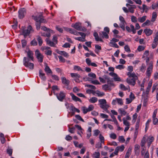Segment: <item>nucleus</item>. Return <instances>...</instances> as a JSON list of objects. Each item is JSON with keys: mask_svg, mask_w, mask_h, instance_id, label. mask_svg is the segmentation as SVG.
Segmentation results:
<instances>
[{"mask_svg": "<svg viewBox=\"0 0 158 158\" xmlns=\"http://www.w3.org/2000/svg\"><path fill=\"white\" fill-rule=\"evenodd\" d=\"M129 77H132V78L131 79L127 78L126 80L127 82L130 85H135L136 83V80L138 79V77L135 75V73H131Z\"/></svg>", "mask_w": 158, "mask_h": 158, "instance_id": "1", "label": "nucleus"}, {"mask_svg": "<svg viewBox=\"0 0 158 158\" xmlns=\"http://www.w3.org/2000/svg\"><path fill=\"white\" fill-rule=\"evenodd\" d=\"M22 33L20 34V35H23L25 38L31 32V31L32 30V28L31 26L30 25H29L27 29H24V27H22Z\"/></svg>", "mask_w": 158, "mask_h": 158, "instance_id": "2", "label": "nucleus"}, {"mask_svg": "<svg viewBox=\"0 0 158 158\" xmlns=\"http://www.w3.org/2000/svg\"><path fill=\"white\" fill-rule=\"evenodd\" d=\"M28 60L27 57H24L23 59V64L26 67H28L31 69H34V64L32 63L29 62Z\"/></svg>", "mask_w": 158, "mask_h": 158, "instance_id": "3", "label": "nucleus"}, {"mask_svg": "<svg viewBox=\"0 0 158 158\" xmlns=\"http://www.w3.org/2000/svg\"><path fill=\"white\" fill-rule=\"evenodd\" d=\"M18 17L19 19H23L26 14V10L24 8H21L18 11Z\"/></svg>", "mask_w": 158, "mask_h": 158, "instance_id": "4", "label": "nucleus"}, {"mask_svg": "<svg viewBox=\"0 0 158 158\" xmlns=\"http://www.w3.org/2000/svg\"><path fill=\"white\" fill-rule=\"evenodd\" d=\"M35 55L38 61L42 63L43 61L44 56L40 53V51L37 49L35 51Z\"/></svg>", "mask_w": 158, "mask_h": 158, "instance_id": "5", "label": "nucleus"}, {"mask_svg": "<svg viewBox=\"0 0 158 158\" xmlns=\"http://www.w3.org/2000/svg\"><path fill=\"white\" fill-rule=\"evenodd\" d=\"M56 97L61 102H62L63 100L65 98V95L62 91H61L59 94H56Z\"/></svg>", "mask_w": 158, "mask_h": 158, "instance_id": "6", "label": "nucleus"}, {"mask_svg": "<svg viewBox=\"0 0 158 158\" xmlns=\"http://www.w3.org/2000/svg\"><path fill=\"white\" fill-rule=\"evenodd\" d=\"M153 68L152 63L150 62L149 64V67L147 69V71L146 72L147 76L148 77H149L151 75V71H152Z\"/></svg>", "mask_w": 158, "mask_h": 158, "instance_id": "7", "label": "nucleus"}, {"mask_svg": "<svg viewBox=\"0 0 158 158\" xmlns=\"http://www.w3.org/2000/svg\"><path fill=\"white\" fill-rule=\"evenodd\" d=\"M26 52L27 53V56L28 57V58H27L29 59V61L31 60L33 61L34 60V57L33 56V52L30 50H29L27 52L26 51Z\"/></svg>", "mask_w": 158, "mask_h": 158, "instance_id": "8", "label": "nucleus"}, {"mask_svg": "<svg viewBox=\"0 0 158 158\" xmlns=\"http://www.w3.org/2000/svg\"><path fill=\"white\" fill-rule=\"evenodd\" d=\"M81 23L77 22L74 24H72V27L74 28L77 31L81 30V29L82 28L81 26Z\"/></svg>", "mask_w": 158, "mask_h": 158, "instance_id": "9", "label": "nucleus"}, {"mask_svg": "<svg viewBox=\"0 0 158 158\" xmlns=\"http://www.w3.org/2000/svg\"><path fill=\"white\" fill-rule=\"evenodd\" d=\"M45 67L44 69V71L48 75L49 74H52V72L49 67L48 66L47 63L45 64Z\"/></svg>", "mask_w": 158, "mask_h": 158, "instance_id": "10", "label": "nucleus"}, {"mask_svg": "<svg viewBox=\"0 0 158 158\" xmlns=\"http://www.w3.org/2000/svg\"><path fill=\"white\" fill-rule=\"evenodd\" d=\"M39 76L43 81H45L46 80V77L45 76V74L43 73V71L41 69L39 71Z\"/></svg>", "mask_w": 158, "mask_h": 158, "instance_id": "11", "label": "nucleus"}, {"mask_svg": "<svg viewBox=\"0 0 158 158\" xmlns=\"http://www.w3.org/2000/svg\"><path fill=\"white\" fill-rule=\"evenodd\" d=\"M70 94L71 96L72 97V98L73 100L75 102L79 101L80 102H82V101L81 100V99L80 98L75 96L73 93H71Z\"/></svg>", "mask_w": 158, "mask_h": 158, "instance_id": "12", "label": "nucleus"}, {"mask_svg": "<svg viewBox=\"0 0 158 158\" xmlns=\"http://www.w3.org/2000/svg\"><path fill=\"white\" fill-rule=\"evenodd\" d=\"M61 79L62 82L64 85L66 86H68L69 85L70 81L68 79H67L64 77H62Z\"/></svg>", "mask_w": 158, "mask_h": 158, "instance_id": "13", "label": "nucleus"}, {"mask_svg": "<svg viewBox=\"0 0 158 158\" xmlns=\"http://www.w3.org/2000/svg\"><path fill=\"white\" fill-rule=\"evenodd\" d=\"M42 16V15H40L38 16H35L33 15L32 16V19L36 21V22L40 23L42 19L41 18Z\"/></svg>", "mask_w": 158, "mask_h": 158, "instance_id": "14", "label": "nucleus"}, {"mask_svg": "<svg viewBox=\"0 0 158 158\" xmlns=\"http://www.w3.org/2000/svg\"><path fill=\"white\" fill-rule=\"evenodd\" d=\"M144 32L146 35L147 36H149L151 35L153 33L152 30L149 28H146L144 30Z\"/></svg>", "mask_w": 158, "mask_h": 158, "instance_id": "15", "label": "nucleus"}, {"mask_svg": "<svg viewBox=\"0 0 158 158\" xmlns=\"http://www.w3.org/2000/svg\"><path fill=\"white\" fill-rule=\"evenodd\" d=\"M152 80L151 79L149 81L148 84V87L146 90V94L147 95L148 94H149L150 89L152 85Z\"/></svg>", "mask_w": 158, "mask_h": 158, "instance_id": "16", "label": "nucleus"}, {"mask_svg": "<svg viewBox=\"0 0 158 158\" xmlns=\"http://www.w3.org/2000/svg\"><path fill=\"white\" fill-rule=\"evenodd\" d=\"M139 148L140 146L138 144H136L135 145V154L137 155H138L139 152Z\"/></svg>", "mask_w": 158, "mask_h": 158, "instance_id": "17", "label": "nucleus"}, {"mask_svg": "<svg viewBox=\"0 0 158 158\" xmlns=\"http://www.w3.org/2000/svg\"><path fill=\"white\" fill-rule=\"evenodd\" d=\"M94 36L95 37V40L97 41H100L102 42L103 41L102 40L99 38L98 33L97 32H95L94 33Z\"/></svg>", "mask_w": 158, "mask_h": 158, "instance_id": "18", "label": "nucleus"}, {"mask_svg": "<svg viewBox=\"0 0 158 158\" xmlns=\"http://www.w3.org/2000/svg\"><path fill=\"white\" fill-rule=\"evenodd\" d=\"M47 44L51 47H54L55 44L53 42L49 40L48 38H46L45 40Z\"/></svg>", "mask_w": 158, "mask_h": 158, "instance_id": "19", "label": "nucleus"}, {"mask_svg": "<svg viewBox=\"0 0 158 158\" xmlns=\"http://www.w3.org/2000/svg\"><path fill=\"white\" fill-rule=\"evenodd\" d=\"M156 16V12H153L152 14V18L151 20V21L152 22H153L155 21Z\"/></svg>", "mask_w": 158, "mask_h": 158, "instance_id": "20", "label": "nucleus"}, {"mask_svg": "<svg viewBox=\"0 0 158 158\" xmlns=\"http://www.w3.org/2000/svg\"><path fill=\"white\" fill-rule=\"evenodd\" d=\"M122 109L120 108L118 109V111L119 113L121 114V116H122L123 115L124 116L127 114V112L124 110H122Z\"/></svg>", "mask_w": 158, "mask_h": 158, "instance_id": "21", "label": "nucleus"}, {"mask_svg": "<svg viewBox=\"0 0 158 158\" xmlns=\"http://www.w3.org/2000/svg\"><path fill=\"white\" fill-rule=\"evenodd\" d=\"M146 16H144L141 18H138V21L139 22L142 23L146 20Z\"/></svg>", "mask_w": 158, "mask_h": 158, "instance_id": "22", "label": "nucleus"}, {"mask_svg": "<svg viewBox=\"0 0 158 158\" xmlns=\"http://www.w3.org/2000/svg\"><path fill=\"white\" fill-rule=\"evenodd\" d=\"M98 101V98L95 97H92L90 98L89 100V101L91 103H94Z\"/></svg>", "mask_w": 158, "mask_h": 158, "instance_id": "23", "label": "nucleus"}, {"mask_svg": "<svg viewBox=\"0 0 158 158\" xmlns=\"http://www.w3.org/2000/svg\"><path fill=\"white\" fill-rule=\"evenodd\" d=\"M37 37V40L39 43V45L40 46L42 45L43 43V41L41 38L40 36H38Z\"/></svg>", "mask_w": 158, "mask_h": 158, "instance_id": "24", "label": "nucleus"}, {"mask_svg": "<svg viewBox=\"0 0 158 158\" xmlns=\"http://www.w3.org/2000/svg\"><path fill=\"white\" fill-rule=\"evenodd\" d=\"M98 102L100 103V105H102L105 104V106H106V101L105 99H99L98 100Z\"/></svg>", "mask_w": 158, "mask_h": 158, "instance_id": "25", "label": "nucleus"}, {"mask_svg": "<svg viewBox=\"0 0 158 158\" xmlns=\"http://www.w3.org/2000/svg\"><path fill=\"white\" fill-rule=\"evenodd\" d=\"M70 75L72 77H75L77 78L81 77L80 75L77 73H72Z\"/></svg>", "mask_w": 158, "mask_h": 158, "instance_id": "26", "label": "nucleus"}, {"mask_svg": "<svg viewBox=\"0 0 158 158\" xmlns=\"http://www.w3.org/2000/svg\"><path fill=\"white\" fill-rule=\"evenodd\" d=\"M153 43H155L158 44V32H157L156 33V36L155 37L154 39V40Z\"/></svg>", "mask_w": 158, "mask_h": 158, "instance_id": "27", "label": "nucleus"}, {"mask_svg": "<svg viewBox=\"0 0 158 158\" xmlns=\"http://www.w3.org/2000/svg\"><path fill=\"white\" fill-rule=\"evenodd\" d=\"M148 95H146V97H145L143 100V106L144 107L146 106V103L148 102Z\"/></svg>", "mask_w": 158, "mask_h": 158, "instance_id": "28", "label": "nucleus"}, {"mask_svg": "<svg viewBox=\"0 0 158 158\" xmlns=\"http://www.w3.org/2000/svg\"><path fill=\"white\" fill-rule=\"evenodd\" d=\"M118 140L119 142L123 143L125 141V139L124 138L123 136H119L118 137Z\"/></svg>", "mask_w": 158, "mask_h": 158, "instance_id": "29", "label": "nucleus"}, {"mask_svg": "<svg viewBox=\"0 0 158 158\" xmlns=\"http://www.w3.org/2000/svg\"><path fill=\"white\" fill-rule=\"evenodd\" d=\"M103 37H105L106 39H108L109 38V35L108 34V33H107L105 31H102V32Z\"/></svg>", "mask_w": 158, "mask_h": 158, "instance_id": "30", "label": "nucleus"}, {"mask_svg": "<svg viewBox=\"0 0 158 158\" xmlns=\"http://www.w3.org/2000/svg\"><path fill=\"white\" fill-rule=\"evenodd\" d=\"M145 48V46L142 45H139L138 46L137 50L138 51L140 52L143 50Z\"/></svg>", "mask_w": 158, "mask_h": 158, "instance_id": "31", "label": "nucleus"}, {"mask_svg": "<svg viewBox=\"0 0 158 158\" xmlns=\"http://www.w3.org/2000/svg\"><path fill=\"white\" fill-rule=\"evenodd\" d=\"M145 137H143L142 140H141V146L143 147V146L145 143H146V141H145Z\"/></svg>", "mask_w": 158, "mask_h": 158, "instance_id": "32", "label": "nucleus"}, {"mask_svg": "<svg viewBox=\"0 0 158 158\" xmlns=\"http://www.w3.org/2000/svg\"><path fill=\"white\" fill-rule=\"evenodd\" d=\"M154 140V138L153 136H152L149 140V141L148 142V146L149 147L151 145V144Z\"/></svg>", "mask_w": 158, "mask_h": 158, "instance_id": "33", "label": "nucleus"}, {"mask_svg": "<svg viewBox=\"0 0 158 158\" xmlns=\"http://www.w3.org/2000/svg\"><path fill=\"white\" fill-rule=\"evenodd\" d=\"M75 117L78 120H79L82 122H84V120L79 115H75Z\"/></svg>", "mask_w": 158, "mask_h": 158, "instance_id": "34", "label": "nucleus"}, {"mask_svg": "<svg viewBox=\"0 0 158 158\" xmlns=\"http://www.w3.org/2000/svg\"><path fill=\"white\" fill-rule=\"evenodd\" d=\"M111 117L113 119V121L116 124V125H118V122L116 120L115 117L113 115H111Z\"/></svg>", "mask_w": 158, "mask_h": 158, "instance_id": "35", "label": "nucleus"}, {"mask_svg": "<svg viewBox=\"0 0 158 158\" xmlns=\"http://www.w3.org/2000/svg\"><path fill=\"white\" fill-rule=\"evenodd\" d=\"M35 24L37 30H40V27L41 23L40 22H36Z\"/></svg>", "mask_w": 158, "mask_h": 158, "instance_id": "36", "label": "nucleus"}, {"mask_svg": "<svg viewBox=\"0 0 158 158\" xmlns=\"http://www.w3.org/2000/svg\"><path fill=\"white\" fill-rule=\"evenodd\" d=\"M22 44V47L23 48L25 47L27 44V42L25 40H22L21 41Z\"/></svg>", "mask_w": 158, "mask_h": 158, "instance_id": "37", "label": "nucleus"}, {"mask_svg": "<svg viewBox=\"0 0 158 158\" xmlns=\"http://www.w3.org/2000/svg\"><path fill=\"white\" fill-rule=\"evenodd\" d=\"M31 45L36 46L37 45V42L34 39L30 43Z\"/></svg>", "mask_w": 158, "mask_h": 158, "instance_id": "38", "label": "nucleus"}, {"mask_svg": "<svg viewBox=\"0 0 158 158\" xmlns=\"http://www.w3.org/2000/svg\"><path fill=\"white\" fill-rule=\"evenodd\" d=\"M125 51L127 52H131V50L130 48L128 45H126L124 47Z\"/></svg>", "mask_w": 158, "mask_h": 158, "instance_id": "39", "label": "nucleus"}, {"mask_svg": "<svg viewBox=\"0 0 158 158\" xmlns=\"http://www.w3.org/2000/svg\"><path fill=\"white\" fill-rule=\"evenodd\" d=\"M78 34L81 35L82 37V38L83 40H85L86 37V34L81 32H79Z\"/></svg>", "mask_w": 158, "mask_h": 158, "instance_id": "40", "label": "nucleus"}, {"mask_svg": "<svg viewBox=\"0 0 158 158\" xmlns=\"http://www.w3.org/2000/svg\"><path fill=\"white\" fill-rule=\"evenodd\" d=\"M150 23V21L148 20H147L145 22L142 24V26L144 27L145 26L148 25H148H149Z\"/></svg>", "mask_w": 158, "mask_h": 158, "instance_id": "41", "label": "nucleus"}, {"mask_svg": "<svg viewBox=\"0 0 158 158\" xmlns=\"http://www.w3.org/2000/svg\"><path fill=\"white\" fill-rule=\"evenodd\" d=\"M96 91L97 93H96L98 97H102L105 95V94L104 93L102 92L101 93V92L98 90H97Z\"/></svg>", "mask_w": 158, "mask_h": 158, "instance_id": "42", "label": "nucleus"}, {"mask_svg": "<svg viewBox=\"0 0 158 158\" xmlns=\"http://www.w3.org/2000/svg\"><path fill=\"white\" fill-rule=\"evenodd\" d=\"M116 100L118 104H120L121 105H123V102L122 99L119 98H116Z\"/></svg>", "mask_w": 158, "mask_h": 158, "instance_id": "43", "label": "nucleus"}, {"mask_svg": "<svg viewBox=\"0 0 158 158\" xmlns=\"http://www.w3.org/2000/svg\"><path fill=\"white\" fill-rule=\"evenodd\" d=\"M131 21L133 23L136 22H137V18L133 15L131 17Z\"/></svg>", "mask_w": 158, "mask_h": 158, "instance_id": "44", "label": "nucleus"}, {"mask_svg": "<svg viewBox=\"0 0 158 158\" xmlns=\"http://www.w3.org/2000/svg\"><path fill=\"white\" fill-rule=\"evenodd\" d=\"M71 107L72 109V110H74V111H76L78 113H79L80 112V110L79 109L76 108V107H75L73 106H71Z\"/></svg>", "mask_w": 158, "mask_h": 158, "instance_id": "45", "label": "nucleus"}, {"mask_svg": "<svg viewBox=\"0 0 158 158\" xmlns=\"http://www.w3.org/2000/svg\"><path fill=\"white\" fill-rule=\"evenodd\" d=\"M7 153L10 156H12L13 150L11 149H7L6 150Z\"/></svg>", "mask_w": 158, "mask_h": 158, "instance_id": "46", "label": "nucleus"}, {"mask_svg": "<svg viewBox=\"0 0 158 158\" xmlns=\"http://www.w3.org/2000/svg\"><path fill=\"white\" fill-rule=\"evenodd\" d=\"M88 76L90 77H92L94 78H96V75L94 73H91L88 74Z\"/></svg>", "mask_w": 158, "mask_h": 158, "instance_id": "47", "label": "nucleus"}, {"mask_svg": "<svg viewBox=\"0 0 158 158\" xmlns=\"http://www.w3.org/2000/svg\"><path fill=\"white\" fill-rule=\"evenodd\" d=\"M70 46L71 45L70 44L68 43H66L62 46V47L64 48H70Z\"/></svg>", "mask_w": 158, "mask_h": 158, "instance_id": "48", "label": "nucleus"}, {"mask_svg": "<svg viewBox=\"0 0 158 158\" xmlns=\"http://www.w3.org/2000/svg\"><path fill=\"white\" fill-rule=\"evenodd\" d=\"M124 68L125 66L124 65L121 64H119L116 66V68L117 69H123Z\"/></svg>", "mask_w": 158, "mask_h": 158, "instance_id": "49", "label": "nucleus"}, {"mask_svg": "<svg viewBox=\"0 0 158 158\" xmlns=\"http://www.w3.org/2000/svg\"><path fill=\"white\" fill-rule=\"evenodd\" d=\"M87 109L89 112L92 111L94 109V106L93 105H90Z\"/></svg>", "mask_w": 158, "mask_h": 158, "instance_id": "50", "label": "nucleus"}, {"mask_svg": "<svg viewBox=\"0 0 158 158\" xmlns=\"http://www.w3.org/2000/svg\"><path fill=\"white\" fill-rule=\"evenodd\" d=\"M120 89H123L124 90H126L128 89L123 84H121L120 85Z\"/></svg>", "mask_w": 158, "mask_h": 158, "instance_id": "51", "label": "nucleus"}, {"mask_svg": "<svg viewBox=\"0 0 158 158\" xmlns=\"http://www.w3.org/2000/svg\"><path fill=\"white\" fill-rule=\"evenodd\" d=\"M110 87V85H109L107 84H105V85H102L103 88V89L106 91L107 90L108 88Z\"/></svg>", "mask_w": 158, "mask_h": 158, "instance_id": "52", "label": "nucleus"}, {"mask_svg": "<svg viewBox=\"0 0 158 158\" xmlns=\"http://www.w3.org/2000/svg\"><path fill=\"white\" fill-rule=\"evenodd\" d=\"M83 109V113L84 114H86L87 113V112H89L87 108L85 106H83L82 107Z\"/></svg>", "mask_w": 158, "mask_h": 158, "instance_id": "53", "label": "nucleus"}, {"mask_svg": "<svg viewBox=\"0 0 158 158\" xmlns=\"http://www.w3.org/2000/svg\"><path fill=\"white\" fill-rule=\"evenodd\" d=\"M73 68L74 70H77L78 71H82V69L81 68V67L75 65L74 66Z\"/></svg>", "mask_w": 158, "mask_h": 158, "instance_id": "54", "label": "nucleus"}, {"mask_svg": "<svg viewBox=\"0 0 158 158\" xmlns=\"http://www.w3.org/2000/svg\"><path fill=\"white\" fill-rule=\"evenodd\" d=\"M99 138L100 140L101 143H104V137L101 134H100L99 135Z\"/></svg>", "mask_w": 158, "mask_h": 158, "instance_id": "55", "label": "nucleus"}, {"mask_svg": "<svg viewBox=\"0 0 158 158\" xmlns=\"http://www.w3.org/2000/svg\"><path fill=\"white\" fill-rule=\"evenodd\" d=\"M58 57L60 61L61 62H65V59L61 56H59Z\"/></svg>", "mask_w": 158, "mask_h": 158, "instance_id": "56", "label": "nucleus"}, {"mask_svg": "<svg viewBox=\"0 0 158 158\" xmlns=\"http://www.w3.org/2000/svg\"><path fill=\"white\" fill-rule=\"evenodd\" d=\"M119 150V147H117L115 148V151H114V152L113 153H114V154L115 155H118V152Z\"/></svg>", "mask_w": 158, "mask_h": 158, "instance_id": "57", "label": "nucleus"}, {"mask_svg": "<svg viewBox=\"0 0 158 158\" xmlns=\"http://www.w3.org/2000/svg\"><path fill=\"white\" fill-rule=\"evenodd\" d=\"M65 139L67 141H69L72 139V137L69 135H67L66 136Z\"/></svg>", "mask_w": 158, "mask_h": 158, "instance_id": "58", "label": "nucleus"}, {"mask_svg": "<svg viewBox=\"0 0 158 158\" xmlns=\"http://www.w3.org/2000/svg\"><path fill=\"white\" fill-rule=\"evenodd\" d=\"M158 122V120L157 118L156 117L153 118V124L155 125H156Z\"/></svg>", "mask_w": 158, "mask_h": 158, "instance_id": "59", "label": "nucleus"}, {"mask_svg": "<svg viewBox=\"0 0 158 158\" xmlns=\"http://www.w3.org/2000/svg\"><path fill=\"white\" fill-rule=\"evenodd\" d=\"M94 155H96V156H94L95 158H99L100 153L99 152H95Z\"/></svg>", "mask_w": 158, "mask_h": 158, "instance_id": "60", "label": "nucleus"}, {"mask_svg": "<svg viewBox=\"0 0 158 158\" xmlns=\"http://www.w3.org/2000/svg\"><path fill=\"white\" fill-rule=\"evenodd\" d=\"M146 66H145L144 64H143L142 65V66L140 69V70L141 71L144 72V69L146 68Z\"/></svg>", "mask_w": 158, "mask_h": 158, "instance_id": "61", "label": "nucleus"}, {"mask_svg": "<svg viewBox=\"0 0 158 158\" xmlns=\"http://www.w3.org/2000/svg\"><path fill=\"white\" fill-rule=\"evenodd\" d=\"M110 137L113 139H115L116 138L117 136L115 134L112 133L110 135Z\"/></svg>", "mask_w": 158, "mask_h": 158, "instance_id": "62", "label": "nucleus"}, {"mask_svg": "<svg viewBox=\"0 0 158 158\" xmlns=\"http://www.w3.org/2000/svg\"><path fill=\"white\" fill-rule=\"evenodd\" d=\"M91 83L94 84H100V83L97 80H94L91 81Z\"/></svg>", "mask_w": 158, "mask_h": 158, "instance_id": "63", "label": "nucleus"}, {"mask_svg": "<svg viewBox=\"0 0 158 158\" xmlns=\"http://www.w3.org/2000/svg\"><path fill=\"white\" fill-rule=\"evenodd\" d=\"M100 133V131L98 130H96L94 131V135L96 136H97L98 134Z\"/></svg>", "mask_w": 158, "mask_h": 158, "instance_id": "64", "label": "nucleus"}]
</instances>
